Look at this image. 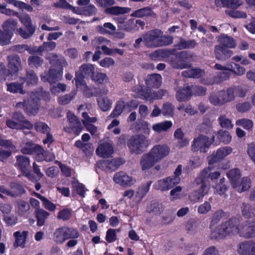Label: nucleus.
Segmentation results:
<instances>
[{
  "instance_id": "f257e3e1",
  "label": "nucleus",
  "mask_w": 255,
  "mask_h": 255,
  "mask_svg": "<svg viewBox=\"0 0 255 255\" xmlns=\"http://www.w3.org/2000/svg\"><path fill=\"white\" fill-rule=\"evenodd\" d=\"M209 170L208 168H204L195 179V183L197 185L201 184V186L198 190L193 191L189 195L191 202L195 203L202 199L208 193L211 185V183L217 180L221 174L220 172L209 173Z\"/></svg>"
},
{
  "instance_id": "f03ea898",
  "label": "nucleus",
  "mask_w": 255,
  "mask_h": 255,
  "mask_svg": "<svg viewBox=\"0 0 255 255\" xmlns=\"http://www.w3.org/2000/svg\"><path fill=\"white\" fill-rule=\"evenodd\" d=\"M170 148L165 144H156L150 150L141 156L140 164L143 170L150 169L157 162L166 157L170 152Z\"/></svg>"
},
{
  "instance_id": "7ed1b4c3",
  "label": "nucleus",
  "mask_w": 255,
  "mask_h": 255,
  "mask_svg": "<svg viewBox=\"0 0 255 255\" xmlns=\"http://www.w3.org/2000/svg\"><path fill=\"white\" fill-rule=\"evenodd\" d=\"M161 30L154 29L143 34L144 45L148 48H154L167 45L172 43L173 38L170 36H162Z\"/></svg>"
},
{
  "instance_id": "20e7f679",
  "label": "nucleus",
  "mask_w": 255,
  "mask_h": 255,
  "mask_svg": "<svg viewBox=\"0 0 255 255\" xmlns=\"http://www.w3.org/2000/svg\"><path fill=\"white\" fill-rule=\"evenodd\" d=\"M193 61V54L188 51H180L169 58L170 65L175 69L190 68L192 67Z\"/></svg>"
},
{
  "instance_id": "39448f33",
  "label": "nucleus",
  "mask_w": 255,
  "mask_h": 255,
  "mask_svg": "<svg viewBox=\"0 0 255 255\" xmlns=\"http://www.w3.org/2000/svg\"><path fill=\"white\" fill-rule=\"evenodd\" d=\"M16 19L9 18L3 22L0 29V43L1 45L8 44L17 27Z\"/></svg>"
},
{
  "instance_id": "423d86ee",
  "label": "nucleus",
  "mask_w": 255,
  "mask_h": 255,
  "mask_svg": "<svg viewBox=\"0 0 255 255\" xmlns=\"http://www.w3.org/2000/svg\"><path fill=\"white\" fill-rule=\"evenodd\" d=\"M147 138L142 134L132 136L127 142V145L131 153L139 154L143 152L148 146Z\"/></svg>"
},
{
  "instance_id": "0eeeda50",
  "label": "nucleus",
  "mask_w": 255,
  "mask_h": 255,
  "mask_svg": "<svg viewBox=\"0 0 255 255\" xmlns=\"http://www.w3.org/2000/svg\"><path fill=\"white\" fill-rule=\"evenodd\" d=\"M96 69L94 65L90 63H84L81 65L79 70L75 72V85L76 87H80L81 85H85V78H92L95 74Z\"/></svg>"
},
{
  "instance_id": "6e6552de",
  "label": "nucleus",
  "mask_w": 255,
  "mask_h": 255,
  "mask_svg": "<svg viewBox=\"0 0 255 255\" xmlns=\"http://www.w3.org/2000/svg\"><path fill=\"white\" fill-rule=\"evenodd\" d=\"M214 141V135H213L210 140L206 135L200 134L198 137L194 138L191 144V149L194 152L200 151L201 152L206 153V149L209 148Z\"/></svg>"
},
{
  "instance_id": "1a4fd4ad",
  "label": "nucleus",
  "mask_w": 255,
  "mask_h": 255,
  "mask_svg": "<svg viewBox=\"0 0 255 255\" xmlns=\"http://www.w3.org/2000/svg\"><path fill=\"white\" fill-rule=\"evenodd\" d=\"M245 222L241 216L233 217L228 221L224 222L229 235L239 234L240 236Z\"/></svg>"
},
{
  "instance_id": "9d476101",
  "label": "nucleus",
  "mask_w": 255,
  "mask_h": 255,
  "mask_svg": "<svg viewBox=\"0 0 255 255\" xmlns=\"http://www.w3.org/2000/svg\"><path fill=\"white\" fill-rule=\"evenodd\" d=\"M232 93L227 88V90H221L217 94L211 95L209 98L210 102L214 106H220L228 102L233 101Z\"/></svg>"
},
{
  "instance_id": "9b49d317",
  "label": "nucleus",
  "mask_w": 255,
  "mask_h": 255,
  "mask_svg": "<svg viewBox=\"0 0 255 255\" xmlns=\"http://www.w3.org/2000/svg\"><path fill=\"white\" fill-rule=\"evenodd\" d=\"M20 20L25 26V29L19 28L18 29L19 34L23 38L28 39L34 34L36 27L32 25L31 17L28 14L21 16Z\"/></svg>"
},
{
  "instance_id": "f8f14e48",
  "label": "nucleus",
  "mask_w": 255,
  "mask_h": 255,
  "mask_svg": "<svg viewBox=\"0 0 255 255\" xmlns=\"http://www.w3.org/2000/svg\"><path fill=\"white\" fill-rule=\"evenodd\" d=\"M122 159L120 158H114L111 160H101L97 162V167L102 170L115 171L123 164Z\"/></svg>"
},
{
  "instance_id": "ddd939ff",
  "label": "nucleus",
  "mask_w": 255,
  "mask_h": 255,
  "mask_svg": "<svg viewBox=\"0 0 255 255\" xmlns=\"http://www.w3.org/2000/svg\"><path fill=\"white\" fill-rule=\"evenodd\" d=\"M179 184V179L170 176L158 180L154 184L155 188L162 191H168Z\"/></svg>"
},
{
  "instance_id": "4468645a",
  "label": "nucleus",
  "mask_w": 255,
  "mask_h": 255,
  "mask_svg": "<svg viewBox=\"0 0 255 255\" xmlns=\"http://www.w3.org/2000/svg\"><path fill=\"white\" fill-rule=\"evenodd\" d=\"M16 106V107H21L22 106L24 112L28 116H35L38 112L39 104L37 100L33 99L26 102L17 103Z\"/></svg>"
},
{
  "instance_id": "2eb2a0df",
  "label": "nucleus",
  "mask_w": 255,
  "mask_h": 255,
  "mask_svg": "<svg viewBox=\"0 0 255 255\" xmlns=\"http://www.w3.org/2000/svg\"><path fill=\"white\" fill-rule=\"evenodd\" d=\"M8 70L11 75L17 73L22 69L21 61L20 57L16 54H11L7 56Z\"/></svg>"
},
{
  "instance_id": "dca6fc26",
  "label": "nucleus",
  "mask_w": 255,
  "mask_h": 255,
  "mask_svg": "<svg viewBox=\"0 0 255 255\" xmlns=\"http://www.w3.org/2000/svg\"><path fill=\"white\" fill-rule=\"evenodd\" d=\"M176 98L178 102H186L189 100L193 96L192 89L188 84L175 88Z\"/></svg>"
},
{
  "instance_id": "f3484780",
  "label": "nucleus",
  "mask_w": 255,
  "mask_h": 255,
  "mask_svg": "<svg viewBox=\"0 0 255 255\" xmlns=\"http://www.w3.org/2000/svg\"><path fill=\"white\" fill-rule=\"evenodd\" d=\"M1 141L2 143L0 146L8 149L5 150L0 149V161L4 162L11 155L12 152L11 150H15L16 146L11 139H3Z\"/></svg>"
},
{
  "instance_id": "a211bd4d",
  "label": "nucleus",
  "mask_w": 255,
  "mask_h": 255,
  "mask_svg": "<svg viewBox=\"0 0 255 255\" xmlns=\"http://www.w3.org/2000/svg\"><path fill=\"white\" fill-rule=\"evenodd\" d=\"M63 71L61 72L54 68H50L45 75H41V79L44 82H48L50 84L55 83L61 79Z\"/></svg>"
},
{
  "instance_id": "6ab92c4d",
  "label": "nucleus",
  "mask_w": 255,
  "mask_h": 255,
  "mask_svg": "<svg viewBox=\"0 0 255 255\" xmlns=\"http://www.w3.org/2000/svg\"><path fill=\"white\" fill-rule=\"evenodd\" d=\"M211 230L210 238L212 240L223 239L226 236L229 235L224 222L217 226L216 228L213 227Z\"/></svg>"
},
{
  "instance_id": "aec40b11",
  "label": "nucleus",
  "mask_w": 255,
  "mask_h": 255,
  "mask_svg": "<svg viewBox=\"0 0 255 255\" xmlns=\"http://www.w3.org/2000/svg\"><path fill=\"white\" fill-rule=\"evenodd\" d=\"M214 54L216 59L223 61L230 58L233 53L232 50L228 48L221 45H217L214 47Z\"/></svg>"
},
{
  "instance_id": "412c9836",
  "label": "nucleus",
  "mask_w": 255,
  "mask_h": 255,
  "mask_svg": "<svg viewBox=\"0 0 255 255\" xmlns=\"http://www.w3.org/2000/svg\"><path fill=\"white\" fill-rule=\"evenodd\" d=\"M51 68L59 70L61 72L63 71V67L67 64L65 57L62 55L53 54L50 59Z\"/></svg>"
},
{
  "instance_id": "4be33fe9",
  "label": "nucleus",
  "mask_w": 255,
  "mask_h": 255,
  "mask_svg": "<svg viewBox=\"0 0 255 255\" xmlns=\"http://www.w3.org/2000/svg\"><path fill=\"white\" fill-rule=\"evenodd\" d=\"M113 179L116 183L123 186H130L133 184L132 177L128 176L123 171L116 173Z\"/></svg>"
},
{
  "instance_id": "5701e85b",
  "label": "nucleus",
  "mask_w": 255,
  "mask_h": 255,
  "mask_svg": "<svg viewBox=\"0 0 255 255\" xmlns=\"http://www.w3.org/2000/svg\"><path fill=\"white\" fill-rule=\"evenodd\" d=\"M133 91L139 99L151 101L152 100V93L150 89H148L144 85H136L133 88Z\"/></svg>"
},
{
  "instance_id": "b1692460",
  "label": "nucleus",
  "mask_w": 255,
  "mask_h": 255,
  "mask_svg": "<svg viewBox=\"0 0 255 255\" xmlns=\"http://www.w3.org/2000/svg\"><path fill=\"white\" fill-rule=\"evenodd\" d=\"M96 152L100 157L108 158L113 153L114 147L112 144L105 142L97 147Z\"/></svg>"
},
{
  "instance_id": "393cba45",
  "label": "nucleus",
  "mask_w": 255,
  "mask_h": 255,
  "mask_svg": "<svg viewBox=\"0 0 255 255\" xmlns=\"http://www.w3.org/2000/svg\"><path fill=\"white\" fill-rule=\"evenodd\" d=\"M238 252L242 255H255V243L251 241L242 243L238 248Z\"/></svg>"
},
{
  "instance_id": "a878e982",
  "label": "nucleus",
  "mask_w": 255,
  "mask_h": 255,
  "mask_svg": "<svg viewBox=\"0 0 255 255\" xmlns=\"http://www.w3.org/2000/svg\"><path fill=\"white\" fill-rule=\"evenodd\" d=\"M215 134V143L216 145L219 144L220 142L225 144L230 143L232 140V136L229 131L220 129L217 132L214 133Z\"/></svg>"
},
{
  "instance_id": "bb28decb",
  "label": "nucleus",
  "mask_w": 255,
  "mask_h": 255,
  "mask_svg": "<svg viewBox=\"0 0 255 255\" xmlns=\"http://www.w3.org/2000/svg\"><path fill=\"white\" fill-rule=\"evenodd\" d=\"M215 3L218 7H228L233 10L242 5L243 2L242 0H215Z\"/></svg>"
},
{
  "instance_id": "cd10ccee",
  "label": "nucleus",
  "mask_w": 255,
  "mask_h": 255,
  "mask_svg": "<svg viewBox=\"0 0 255 255\" xmlns=\"http://www.w3.org/2000/svg\"><path fill=\"white\" fill-rule=\"evenodd\" d=\"M15 158V166L21 172L22 174L28 170L30 166V160L28 157L24 155H17Z\"/></svg>"
},
{
  "instance_id": "c85d7f7f",
  "label": "nucleus",
  "mask_w": 255,
  "mask_h": 255,
  "mask_svg": "<svg viewBox=\"0 0 255 255\" xmlns=\"http://www.w3.org/2000/svg\"><path fill=\"white\" fill-rule=\"evenodd\" d=\"M218 41L221 45L228 49L236 46V41L234 38L224 33L219 36Z\"/></svg>"
},
{
  "instance_id": "c756f323",
  "label": "nucleus",
  "mask_w": 255,
  "mask_h": 255,
  "mask_svg": "<svg viewBox=\"0 0 255 255\" xmlns=\"http://www.w3.org/2000/svg\"><path fill=\"white\" fill-rule=\"evenodd\" d=\"M40 148L39 152H38L37 155H35V159L37 161L51 162L55 160V156L54 153L44 150L41 146H40Z\"/></svg>"
},
{
  "instance_id": "7c9ffc66",
  "label": "nucleus",
  "mask_w": 255,
  "mask_h": 255,
  "mask_svg": "<svg viewBox=\"0 0 255 255\" xmlns=\"http://www.w3.org/2000/svg\"><path fill=\"white\" fill-rule=\"evenodd\" d=\"M244 224L243 228L241 233V237L246 238H251L255 237V222L253 223H248L247 220Z\"/></svg>"
},
{
  "instance_id": "2f4dec72",
  "label": "nucleus",
  "mask_w": 255,
  "mask_h": 255,
  "mask_svg": "<svg viewBox=\"0 0 255 255\" xmlns=\"http://www.w3.org/2000/svg\"><path fill=\"white\" fill-rule=\"evenodd\" d=\"M40 149V145L35 144L32 141H30L25 143L24 146L21 147L20 151L24 154H32L35 153V155H37Z\"/></svg>"
},
{
  "instance_id": "473e14b6",
  "label": "nucleus",
  "mask_w": 255,
  "mask_h": 255,
  "mask_svg": "<svg viewBox=\"0 0 255 255\" xmlns=\"http://www.w3.org/2000/svg\"><path fill=\"white\" fill-rule=\"evenodd\" d=\"M20 80L24 83H26L27 86L36 85L38 81V78L35 72L31 69L26 71V75L24 77H21Z\"/></svg>"
},
{
  "instance_id": "72a5a7b5",
  "label": "nucleus",
  "mask_w": 255,
  "mask_h": 255,
  "mask_svg": "<svg viewBox=\"0 0 255 255\" xmlns=\"http://www.w3.org/2000/svg\"><path fill=\"white\" fill-rule=\"evenodd\" d=\"M28 232L27 231H23L22 232L16 231L14 233L13 236L15 240L13 244L15 248L20 247L23 248L25 247L26 240L27 238Z\"/></svg>"
},
{
  "instance_id": "f704fd0d",
  "label": "nucleus",
  "mask_w": 255,
  "mask_h": 255,
  "mask_svg": "<svg viewBox=\"0 0 255 255\" xmlns=\"http://www.w3.org/2000/svg\"><path fill=\"white\" fill-rule=\"evenodd\" d=\"M233 188H236L241 176L240 170L238 168L230 170L227 174Z\"/></svg>"
},
{
  "instance_id": "c9c22d12",
  "label": "nucleus",
  "mask_w": 255,
  "mask_h": 255,
  "mask_svg": "<svg viewBox=\"0 0 255 255\" xmlns=\"http://www.w3.org/2000/svg\"><path fill=\"white\" fill-rule=\"evenodd\" d=\"M162 77L160 74H152L147 76L145 80L146 84L150 87L158 88L161 85Z\"/></svg>"
},
{
  "instance_id": "e433bc0d",
  "label": "nucleus",
  "mask_w": 255,
  "mask_h": 255,
  "mask_svg": "<svg viewBox=\"0 0 255 255\" xmlns=\"http://www.w3.org/2000/svg\"><path fill=\"white\" fill-rule=\"evenodd\" d=\"M196 45L197 43L195 40L190 39L187 40L181 37L179 39V42L175 45V46L178 50H182L194 48Z\"/></svg>"
},
{
  "instance_id": "4c0bfd02",
  "label": "nucleus",
  "mask_w": 255,
  "mask_h": 255,
  "mask_svg": "<svg viewBox=\"0 0 255 255\" xmlns=\"http://www.w3.org/2000/svg\"><path fill=\"white\" fill-rule=\"evenodd\" d=\"M9 185L11 189L13 190V191H11V197H20L26 192L22 185L17 182H11Z\"/></svg>"
},
{
  "instance_id": "58836bf2",
  "label": "nucleus",
  "mask_w": 255,
  "mask_h": 255,
  "mask_svg": "<svg viewBox=\"0 0 255 255\" xmlns=\"http://www.w3.org/2000/svg\"><path fill=\"white\" fill-rule=\"evenodd\" d=\"M243 216L246 219H250L255 216V209L250 204L243 203L241 207Z\"/></svg>"
},
{
  "instance_id": "ea45409f",
  "label": "nucleus",
  "mask_w": 255,
  "mask_h": 255,
  "mask_svg": "<svg viewBox=\"0 0 255 255\" xmlns=\"http://www.w3.org/2000/svg\"><path fill=\"white\" fill-rule=\"evenodd\" d=\"M49 215L48 212L42 209L35 210V217L37 220V225L39 227L44 225L46 219L49 217Z\"/></svg>"
},
{
  "instance_id": "a19ab883",
  "label": "nucleus",
  "mask_w": 255,
  "mask_h": 255,
  "mask_svg": "<svg viewBox=\"0 0 255 255\" xmlns=\"http://www.w3.org/2000/svg\"><path fill=\"white\" fill-rule=\"evenodd\" d=\"M63 226L57 228L53 233L54 241L59 244H62L67 241Z\"/></svg>"
},
{
  "instance_id": "79ce46f5",
  "label": "nucleus",
  "mask_w": 255,
  "mask_h": 255,
  "mask_svg": "<svg viewBox=\"0 0 255 255\" xmlns=\"http://www.w3.org/2000/svg\"><path fill=\"white\" fill-rule=\"evenodd\" d=\"M144 25L145 22L140 19H137L135 21L134 19H129L125 25V29L128 31H131L134 30L135 27L138 28V27H140L143 29Z\"/></svg>"
},
{
  "instance_id": "37998d69",
  "label": "nucleus",
  "mask_w": 255,
  "mask_h": 255,
  "mask_svg": "<svg viewBox=\"0 0 255 255\" xmlns=\"http://www.w3.org/2000/svg\"><path fill=\"white\" fill-rule=\"evenodd\" d=\"M228 89L231 92V94L232 93L233 101L235 99L236 96L241 98L245 97L248 92L247 89L242 86L230 87Z\"/></svg>"
},
{
  "instance_id": "c03bdc74",
  "label": "nucleus",
  "mask_w": 255,
  "mask_h": 255,
  "mask_svg": "<svg viewBox=\"0 0 255 255\" xmlns=\"http://www.w3.org/2000/svg\"><path fill=\"white\" fill-rule=\"evenodd\" d=\"M23 85L22 81L20 83L15 82L7 84V90L11 93H19L20 94H24L25 91L23 89Z\"/></svg>"
},
{
  "instance_id": "a18cd8bd",
  "label": "nucleus",
  "mask_w": 255,
  "mask_h": 255,
  "mask_svg": "<svg viewBox=\"0 0 255 255\" xmlns=\"http://www.w3.org/2000/svg\"><path fill=\"white\" fill-rule=\"evenodd\" d=\"M124 109L126 110L125 102L123 100H120L117 102L115 108L109 117L114 118L118 117L123 113Z\"/></svg>"
},
{
  "instance_id": "49530a36",
  "label": "nucleus",
  "mask_w": 255,
  "mask_h": 255,
  "mask_svg": "<svg viewBox=\"0 0 255 255\" xmlns=\"http://www.w3.org/2000/svg\"><path fill=\"white\" fill-rule=\"evenodd\" d=\"M251 187V180L249 177H243L241 181H239V185L237 186L238 191L239 193L246 191Z\"/></svg>"
},
{
  "instance_id": "de8ad7c7",
  "label": "nucleus",
  "mask_w": 255,
  "mask_h": 255,
  "mask_svg": "<svg viewBox=\"0 0 255 255\" xmlns=\"http://www.w3.org/2000/svg\"><path fill=\"white\" fill-rule=\"evenodd\" d=\"M129 10L130 8L128 7L115 6L107 8L105 10V12L112 15H118L127 13Z\"/></svg>"
},
{
  "instance_id": "09e8293b",
  "label": "nucleus",
  "mask_w": 255,
  "mask_h": 255,
  "mask_svg": "<svg viewBox=\"0 0 255 255\" xmlns=\"http://www.w3.org/2000/svg\"><path fill=\"white\" fill-rule=\"evenodd\" d=\"M172 126V123L171 121H166L163 122H161L154 124L152 126V129L158 133H160L162 131H167Z\"/></svg>"
},
{
  "instance_id": "8fccbe9b",
  "label": "nucleus",
  "mask_w": 255,
  "mask_h": 255,
  "mask_svg": "<svg viewBox=\"0 0 255 255\" xmlns=\"http://www.w3.org/2000/svg\"><path fill=\"white\" fill-rule=\"evenodd\" d=\"M153 14H154L153 11L150 7L147 6L135 10L131 14V16L135 17H142L151 16Z\"/></svg>"
},
{
  "instance_id": "3c124183",
  "label": "nucleus",
  "mask_w": 255,
  "mask_h": 255,
  "mask_svg": "<svg viewBox=\"0 0 255 255\" xmlns=\"http://www.w3.org/2000/svg\"><path fill=\"white\" fill-rule=\"evenodd\" d=\"M225 214V213L222 209L217 210L213 214L209 225L210 229H212L213 227L219 223Z\"/></svg>"
},
{
  "instance_id": "603ef678",
  "label": "nucleus",
  "mask_w": 255,
  "mask_h": 255,
  "mask_svg": "<svg viewBox=\"0 0 255 255\" xmlns=\"http://www.w3.org/2000/svg\"><path fill=\"white\" fill-rule=\"evenodd\" d=\"M67 240L70 239H76L80 236V233L76 228L69 227L67 226H63Z\"/></svg>"
},
{
  "instance_id": "864d4df0",
  "label": "nucleus",
  "mask_w": 255,
  "mask_h": 255,
  "mask_svg": "<svg viewBox=\"0 0 255 255\" xmlns=\"http://www.w3.org/2000/svg\"><path fill=\"white\" fill-rule=\"evenodd\" d=\"M97 102L100 109L104 112L109 111L111 108V103L107 97L99 96Z\"/></svg>"
},
{
  "instance_id": "5fc2aeb1",
  "label": "nucleus",
  "mask_w": 255,
  "mask_h": 255,
  "mask_svg": "<svg viewBox=\"0 0 255 255\" xmlns=\"http://www.w3.org/2000/svg\"><path fill=\"white\" fill-rule=\"evenodd\" d=\"M135 129L137 132H141L142 133L145 134H149L150 132L149 124L147 122L144 121H141L136 123Z\"/></svg>"
},
{
  "instance_id": "6e6d98bb",
  "label": "nucleus",
  "mask_w": 255,
  "mask_h": 255,
  "mask_svg": "<svg viewBox=\"0 0 255 255\" xmlns=\"http://www.w3.org/2000/svg\"><path fill=\"white\" fill-rule=\"evenodd\" d=\"M169 51L158 49L152 52L150 54L151 58L153 60L161 61L162 59L166 58L169 55Z\"/></svg>"
},
{
  "instance_id": "4d7b16f0",
  "label": "nucleus",
  "mask_w": 255,
  "mask_h": 255,
  "mask_svg": "<svg viewBox=\"0 0 255 255\" xmlns=\"http://www.w3.org/2000/svg\"><path fill=\"white\" fill-rule=\"evenodd\" d=\"M91 80L96 84H103L107 83L109 79L105 73L98 72L96 71Z\"/></svg>"
},
{
  "instance_id": "13d9d810",
  "label": "nucleus",
  "mask_w": 255,
  "mask_h": 255,
  "mask_svg": "<svg viewBox=\"0 0 255 255\" xmlns=\"http://www.w3.org/2000/svg\"><path fill=\"white\" fill-rule=\"evenodd\" d=\"M151 183L152 181H150L139 187L136 192V196L142 199L149 191Z\"/></svg>"
},
{
  "instance_id": "bf43d9fd",
  "label": "nucleus",
  "mask_w": 255,
  "mask_h": 255,
  "mask_svg": "<svg viewBox=\"0 0 255 255\" xmlns=\"http://www.w3.org/2000/svg\"><path fill=\"white\" fill-rule=\"evenodd\" d=\"M228 66H230V68H229L228 70L238 76L243 75L246 72V69L244 67L234 62H232L230 65H228Z\"/></svg>"
},
{
  "instance_id": "052dcab7",
  "label": "nucleus",
  "mask_w": 255,
  "mask_h": 255,
  "mask_svg": "<svg viewBox=\"0 0 255 255\" xmlns=\"http://www.w3.org/2000/svg\"><path fill=\"white\" fill-rule=\"evenodd\" d=\"M76 93L75 91H72L68 94L60 97L58 99L59 104L62 105L68 104L74 98Z\"/></svg>"
},
{
  "instance_id": "680f3d73",
  "label": "nucleus",
  "mask_w": 255,
  "mask_h": 255,
  "mask_svg": "<svg viewBox=\"0 0 255 255\" xmlns=\"http://www.w3.org/2000/svg\"><path fill=\"white\" fill-rule=\"evenodd\" d=\"M35 130L41 133L45 134L47 131H50L51 129L47 124L42 122H36L34 124Z\"/></svg>"
},
{
  "instance_id": "e2e57ef3",
  "label": "nucleus",
  "mask_w": 255,
  "mask_h": 255,
  "mask_svg": "<svg viewBox=\"0 0 255 255\" xmlns=\"http://www.w3.org/2000/svg\"><path fill=\"white\" fill-rule=\"evenodd\" d=\"M107 29H109L112 31H115L116 28L111 22H106L104 24L103 26L99 25L97 27V29L98 32L103 34L110 33V31Z\"/></svg>"
},
{
  "instance_id": "0e129e2a",
  "label": "nucleus",
  "mask_w": 255,
  "mask_h": 255,
  "mask_svg": "<svg viewBox=\"0 0 255 255\" xmlns=\"http://www.w3.org/2000/svg\"><path fill=\"white\" fill-rule=\"evenodd\" d=\"M199 130L200 132L203 133H210L212 131V126L211 122L209 120H206L203 122L199 126Z\"/></svg>"
},
{
  "instance_id": "69168bd1",
  "label": "nucleus",
  "mask_w": 255,
  "mask_h": 255,
  "mask_svg": "<svg viewBox=\"0 0 255 255\" xmlns=\"http://www.w3.org/2000/svg\"><path fill=\"white\" fill-rule=\"evenodd\" d=\"M72 216V211L69 208H64L58 212L57 218L63 221L69 220Z\"/></svg>"
},
{
  "instance_id": "338daca9",
  "label": "nucleus",
  "mask_w": 255,
  "mask_h": 255,
  "mask_svg": "<svg viewBox=\"0 0 255 255\" xmlns=\"http://www.w3.org/2000/svg\"><path fill=\"white\" fill-rule=\"evenodd\" d=\"M232 150V147L229 146L220 148L217 150L216 154L218 159L222 161L225 157L231 153Z\"/></svg>"
},
{
  "instance_id": "774afa93",
  "label": "nucleus",
  "mask_w": 255,
  "mask_h": 255,
  "mask_svg": "<svg viewBox=\"0 0 255 255\" xmlns=\"http://www.w3.org/2000/svg\"><path fill=\"white\" fill-rule=\"evenodd\" d=\"M218 121L222 128L231 129L233 127L231 120L228 119L226 115L220 116L218 118Z\"/></svg>"
}]
</instances>
